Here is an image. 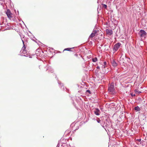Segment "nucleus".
<instances>
[{"label": "nucleus", "instance_id": "nucleus-13", "mask_svg": "<svg viewBox=\"0 0 147 147\" xmlns=\"http://www.w3.org/2000/svg\"><path fill=\"white\" fill-rule=\"evenodd\" d=\"M97 60V59L96 57H95L92 59V61L94 62H96Z\"/></svg>", "mask_w": 147, "mask_h": 147}, {"label": "nucleus", "instance_id": "nucleus-25", "mask_svg": "<svg viewBox=\"0 0 147 147\" xmlns=\"http://www.w3.org/2000/svg\"><path fill=\"white\" fill-rule=\"evenodd\" d=\"M100 67L99 66H97V67H96V68L97 69H100Z\"/></svg>", "mask_w": 147, "mask_h": 147}, {"label": "nucleus", "instance_id": "nucleus-19", "mask_svg": "<svg viewBox=\"0 0 147 147\" xmlns=\"http://www.w3.org/2000/svg\"><path fill=\"white\" fill-rule=\"evenodd\" d=\"M86 92L87 93H88L90 94H91V92L90 90H88L86 91Z\"/></svg>", "mask_w": 147, "mask_h": 147}, {"label": "nucleus", "instance_id": "nucleus-22", "mask_svg": "<svg viewBox=\"0 0 147 147\" xmlns=\"http://www.w3.org/2000/svg\"><path fill=\"white\" fill-rule=\"evenodd\" d=\"M136 140H137V141L139 142H140L141 141V139H137Z\"/></svg>", "mask_w": 147, "mask_h": 147}, {"label": "nucleus", "instance_id": "nucleus-1", "mask_svg": "<svg viewBox=\"0 0 147 147\" xmlns=\"http://www.w3.org/2000/svg\"><path fill=\"white\" fill-rule=\"evenodd\" d=\"M108 90L111 94H114L115 93V91L114 85L112 84H111L109 87Z\"/></svg>", "mask_w": 147, "mask_h": 147}, {"label": "nucleus", "instance_id": "nucleus-24", "mask_svg": "<svg viewBox=\"0 0 147 147\" xmlns=\"http://www.w3.org/2000/svg\"><path fill=\"white\" fill-rule=\"evenodd\" d=\"M104 73H107L108 72V71H104Z\"/></svg>", "mask_w": 147, "mask_h": 147}, {"label": "nucleus", "instance_id": "nucleus-3", "mask_svg": "<svg viewBox=\"0 0 147 147\" xmlns=\"http://www.w3.org/2000/svg\"><path fill=\"white\" fill-rule=\"evenodd\" d=\"M121 44L120 42H118L115 44L113 47V50L115 52L118 50V49L120 48Z\"/></svg>", "mask_w": 147, "mask_h": 147}, {"label": "nucleus", "instance_id": "nucleus-28", "mask_svg": "<svg viewBox=\"0 0 147 147\" xmlns=\"http://www.w3.org/2000/svg\"><path fill=\"white\" fill-rule=\"evenodd\" d=\"M102 127H103L104 129H105V127H104V126H102Z\"/></svg>", "mask_w": 147, "mask_h": 147}, {"label": "nucleus", "instance_id": "nucleus-9", "mask_svg": "<svg viewBox=\"0 0 147 147\" xmlns=\"http://www.w3.org/2000/svg\"><path fill=\"white\" fill-rule=\"evenodd\" d=\"M111 63L112 65L113 66L115 67L117 66V63L114 60H113Z\"/></svg>", "mask_w": 147, "mask_h": 147}, {"label": "nucleus", "instance_id": "nucleus-23", "mask_svg": "<svg viewBox=\"0 0 147 147\" xmlns=\"http://www.w3.org/2000/svg\"><path fill=\"white\" fill-rule=\"evenodd\" d=\"M60 145V144L59 143L57 144L56 147H59Z\"/></svg>", "mask_w": 147, "mask_h": 147}, {"label": "nucleus", "instance_id": "nucleus-11", "mask_svg": "<svg viewBox=\"0 0 147 147\" xmlns=\"http://www.w3.org/2000/svg\"><path fill=\"white\" fill-rule=\"evenodd\" d=\"M135 110L136 111H140V107L138 106H137L136 107H135L134 108Z\"/></svg>", "mask_w": 147, "mask_h": 147}, {"label": "nucleus", "instance_id": "nucleus-18", "mask_svg": "<svg viewBox=\"0 0 147 147\" xmlns=\"http://www.w3.org/2000/svg\"><path fill=\"white\" fill-rule=\"evenodd\" d=\"M106 64H107V63H106V62H104L103 63L104 65H103L104 66V68H105V65H106Z\"/></svg>", "mask_w": 147, "mask_h": 147}, {"label": "nucleus", "instance_id": "nucleus-17", "mask_svg": "<svg viewBox=\"0 0 147 147\" xmlns=\"http://www.w3.org/2000/svg\"><path fill=\"white\" fill-rule=\"evenodd\" d=\"M135 92L137 93H138L139 94H140V93H141V92H140V91H138V90H137L136 89L135 90Z\"/></svg>", "mask_w": 147, "mask_h": 147}, {"label": "nucleus", "instance_id": "nucleus-8", "mask_svg": "<svg viewBox=\"0 0 147 147\" xmlns=\"http://www.w3.org/2000/svg\"><path fill=\"white\" fill-rule=\"evenodd\" d=\"M106 32L107 34L111 35L113 34V31L111 30L107 29L106 30Z\"/></svg>", "mask_w": 147, "mask_h": 147}, {"label": "nucleus", "instance_id": "nucleus-26", "mask_svg": "<svg viewBox=\"0 0 147 147\" xmlns=\"http://www.w3.org/2000/svg\"><path fill=\"white\" fill-rule=\"evenodd\" d=\"M24 56H26V57H28V56L26 55H24Z\"/></svg>", "mask_w": 147, "mask_h": 147}, {"label": "nucleus", "instance_id": "nucleus-16", "mask_svg": "<svg viewBox=\"0 0 147 147\" xmlns=\"http://www.w3.org/2000/svg\"><path fill=\"white\" fill-rule=\"evenodd\" d=\"M71 49V48H66V49H65L64 50V51H70V49Z\"/></svg>", "mask_w": 147, "mask_h": 147}, {"label": "nucleus", "instance_id": "nucleus-6", "mask_svg": "<svg viewBox=\"0 0 147 147\" xmlns=\"http://www.w3.org/2000/svg\"><path fill=\"white\" fill-rule=\"evenodd\" d=\"M6 14L8 18H12V14L11 13L10 10L9 9H8L7 10V11L6 12Z\"/></svg>", "mask_w": 147, "mask_h": 147}, {"label": "nucleus", "instance_id": "nucleus-30", "mask_svg": "<svg viewBox=\"0 0 147 147\" xmlns=\"http://www.w3.org/2000/svg\"><path fill=\"white\" fill-rule=\"evenodd\" d=\"M106 46V45H104V46L105 47V46Z\"/></svg>", "mask_w": 147, "mask_h": 147}, {"label": "nucleus", "instance_id": "nucleus-7", "mask_svg": "<svg viewBox=\"0 0 147 147\" xmlns=\"http://www.w3.org/2000/svg\"><path fill=\"white\" fill-rule=\"evenodd\" d=\"M97 32V30L93 31L92 32L90 35L89 37L92 38L95 36V34Z\"/></svg>", "mask_w": 147, "mask_h": 147}, {"label": "nucleus", "instance_id": "nucleus-29", "mask_svg": "<svg viewBox=\"0 0 147 147\" xmlns=\"http://www.w3.org/2000/svg\"><path fill=\"white\" fill-rule=\"evenodd\" d=\"M102 68H103L102 66ZM102 69H103V70L104 71V69L103 68Z\"/></svg>", "mask_w": 147, "mask_h": 147}, {"label": "nucleus", "instance_id": "nucleus-10", "mask_svg": "<svg viewBox=\"0 0 147 147\" xmlns=\"http://www.w3.org/2000/svg\"><path fill=\"white\" fill-rule=\"evenodd\" d=\"M58 84L60 85L61 86V88L63 90H65V89H66V88L64 87L63 86V84H61L59 82H58Z\"/></svg>", "mask_w": 147, "mask_h": 147}, {"label": "nucleus", "instance_id": "nucleus-27", "mask_svg": "<svg viewBox=\"0 0 147 147\" xmlns=\"http://www.w3.org/2000/svg\"><path fill=\"white\" fill-rule=\"evenodd\" d=\"M103 46V45H101L100 46L102 47Z\"/></svg>", "mask_w": 147, "mask_h": 147}, {"label": "nucleus", "instance_id": "nucleus-12", "mask_svg": "<svg viewBox=\"0 0 147 147\" xmlns=\"http://www.w3.org/2000/svg\"><path fill=\"white\" fill-rule=\"evenodd\" d=\"M61 147H70V146H68L67 144L65 143H64L61 145Z\"/></svg>", "mask_w": 147, "mask_h": 147}, {"label": "nucleus", "instance_id": "nucleus-14", "mask_svg": "<svg viewBox=\"0 0 147 147\" xmlns=\"http://www.w3.org/2000/svg\"><path fill=\"white\" fill-rule=\"evenodd\" d=\"M102 5H103L102 7L103 8H104L105 9H106L107 8V5L103 4H102Z\"/></svg>", "mask_w": 147, "mask_h": 147}, {"label": "nucleus", "instance_id": "nucleus-4", "mask_svg": "<svg viewBox=\"0 0 147 147\" xmlns=\"http://www.w3.org/2000/svg\"><path fill=\"white\" fill-rule=\"evenodd\" d=\"M22 40L23 43V46L22 47V49L21 50L20 52L21 54L23 53V54H25L26 53V50H25V49L26 48V47H25V46L24 44V41H23V40Z\"/></svg>", "mask_w": 147, "mask_h": 147}, {"label": "nucleus", "instance_id": "nucleus-20", "mask_svg": "<svg viewBox=\"0 0 147 147\" xmlns=\"http://www.w3.org/2000/svg\"><path fill=\"white\" fill-rule=\"evenodd\" d=\"M131 95L132 97L135 96H136L135 94H133L132 93L131 94Z\"/></svg>", "mask_w": 147, "mask_h": 147}, {"label": "nucleus", "instance_id": "nucleus-5", "mask_svg": "<svg viewBox=\"0 0 147 147\" xmlns=\"http://www.w3.org/2000/svg\"><path fill=\"white\" fill-rule=\"evenodd\" d=\"M94 112V114L96 115H99L100 113V111L98 108H95Z\"/></svg>", "mask_w": 147, "mask_h": 147}, {"label": "nucleus", "instance_id": "nucleus-15", "mask_svg": "<svg viewBox=\"0 0 147 147\" xmlns=\"http://www.w3.org/2000/svg\"><path fill=\"white\" fill-rule=\"evenodd\" d=\"M48 70L49 71H50L51 72H52L53 71V69H52L48 68L47 70Z\"/></svg>", "mask_w": 147, "mask_h": 147}, {"label": "nucleus", "instance_id": "nucleus-21", "mask_svg": "<svg viewBox=\"0 0 147 147\" xmlns=\"http://www.w3.org/2000/svg\"><path fill=\"white\" fill-rule=\"evenodd\" d=\"M97 121L98 123H100V120L99 119H98L97 120Z\"/></svg>", "mask_w": 147, "mask_h": 147}, {"label": "nucleus", "instance_id": "nucleus-2", "mask_svg": "<svg viewBox=\"0 0 147 147\" xmlns=\"http://www.w3.org/2000/svg\"><path fill=\"white\" fill-rule=\"evenodd\" d=\"M146 32L145 31L143 30H141L140 31L138 34L140 36L141 38H144L146 36Z\"/></svg>", "mask_w": 147, "mask_h": 147}]
</instances>
